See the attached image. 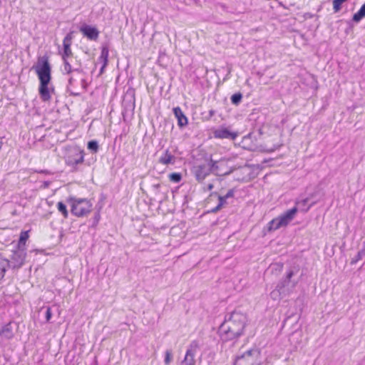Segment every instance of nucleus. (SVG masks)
Returning <instances> with one entry per match:
<instances>
[{
    "instance_id": "obj_14",
    "label": "nucleus",
    "mask_w": 365,
    "mask_h": 365,
    "mask_svg": "<svg viewBox=\"0 0 365 365\" xmlns=\"http://www.w3.org/2000/svg\"><path fill=\"white\" fill-rule=\"evenodd\" d=\"M80 31L91 40H96L98 37V31L96 28L85 25L80 29Z\"/></svg>"
},
{
    "instance_id": "obj_24",
    "label": "nucleus",
    "mask_w": 365,
    "mask_h": 365,
    "mask_svg": "<svg viewBox=\"0 0 365 365\" xmlns=\"http://www.w3.org/2000/svg\"><path fill=\"white\" fill-rule=\"evenodd\" d=\"M58 210L61 214L63 215L65 218L68 217V212L66 208V205L63 204L62 202H59L57 204Z\"/></svg>"
},
{
    "instance_id": "obj_12",
    "label": "nucleus",
    "mask_w": 365,
    "mask_h": 365,
    "mask_svg": "<svg viewBox=\"0 0 365 365\" xmlns=\"http://www.w3.org/2000/svg\"><path fill=\"white\" fill-rule=\"evenodd\" d=\"M73 34L72 32L68 33L64 38L63 42V52L62 54L63 58H68L73 55L71 46L72 43Z\"/></svg>"
},
{
    "instance_id": "obj_34",
    "label": "nucleus",
    "mask_w": 365,
    "mask_h": 365,
    "mask_svg": "<svg viewBox=\"0 0 365 365\" xmlns=\"http://www.w3.org/2000/svg\"><path fill=\"white\" fill-rule=\"evenodd\" d=\"M212 188H213V185H212V184L209 183V184L207 185V190H211Z\"/></svg>"
},
{
    "instance_id": "obj_15",
    "label": "nucleus",
    "mask_w": 365,
    "mask_h": 365,
    "mask_svg": "<svg viewBox=\"0 0 365 365\" xmlns=\"http://www.w3.org/2000/svg\"><path fill=\"white\" fill-rule=\"evenodd\" d=\"M50 82H40L39 86V95L42 101H48L51 98L50 91L48 88V84Z\"/></svg>"
},
{
    "instance_id": "obj_7",
    "label": "nucleus",
    "mask_w": 365,
    "mask_h": 365,
    "mask_svg": "<svg viewBox=\"0 0 365 365\" xmlns=\"http://www.w3.org/2000/svg\"><path fill=\"white\" fill-rule=\"evenodd\" d=\"M83 160V151L78 147H70L67 149L65 161L68 165L74 167L82 163Z\"/></svg>"
},
{
    "instance_id": "obj_21",
    "label": "nucleus",
    "mask_w": 365,
    "mask_h": 365,
    "mask_svg": "<svg viewBox=\"0 0 365 365\" xmlns=\"http://www.w3.org/2000/svg\"><path fill=\"white\" fill-rule=\"evenodd\" d=\"M365 17V3L361 6L358 12L353 16V21L358 23Z\"/></svg>"
},
{
    "instance_id": "obj_28",
    "label": "nucleus",
    "mask_w": 365,
    "mask_h": 365,
    "mask_svg": "<svg viewBox=\"0 0 365 365\" xmlns=\"http://www.w3.org/2000/svg\"><path fill=\"white\" fill-rule=\"evenodd\" d=\"M173 356L172 351L167 350L165 351V360H164L165 364L169 365L171 363V361H173Z\"/></svg>"
},
{
    "instance_id": "obj_30",
    "label": "nucleus",
    "mask_w": 365,
    "mask_h": 365,
    "mask_svg": "<svg viewBox=\"0 0 365 365\" xmlns=\"http://www.w3.org/2000/svg\"><path fill=\"white\" fill-rule=\"evenodd\" d=\"M365 256V250H361L358 252L354 259H352L351 264L356 263L358 260L361 259Z\"/></svg>"
},
{
    "instance_id": "obj_17",
    "label": "nucleus",
    "mask_w": 365,
    "mask_h": 365,
    "mask_svg": "<svg viewBox=\"0 0 365 365\" xmlns=\"http://www.w3.org/2000/svg\"><path fill=\"white\" fill-rule=\"evenodd\" d=\"M159 163L163 165L174 164L175 157L168 150H166L163 155L158 160Z\"/></svg>"
},
{
    "instance_id": "obj_33",
    "label": "nucleus",
    "mask_w": 365,
    "mask_h": 365,
    "mask_svg": "<svg viewBox=\"0 0 365 365\" xmlns=\"http://www.w3.org/2000/svg\"><path fill=\"white\" fill-rule=\"evenodd\" d=\"M51 309L48 307L46 309V321H49L51 318Z\"/></svg>"
},
{
    "instance_id": "obj_19",
    "label": "nucleus",
    "mask_w": 365,
    "mask_h": 365,
    "mask_svg": "<svg viewBox=\"0 0 365 365\" xmlns=\"http://www.w3.org/2000/svg\"><path fill=\"white\" fill-rule=\"evenodd\" d=\"M108 53H109V51H108V48L103 47L102 48L99 60L103 63V65L101 69V72H103V70L108 64Z\"/></svg>"
},
{
    "instance_id": "obj_27",
    "label": "nucleus",
    "mask_w": 365,
    "mask_h": 365,
    "mask_svg": "<svg viewBox=\"0 0 365 365\" xmlns=\"http://www.w3.org/2000/svg\"><path fill=\"white\" fill-rule=\"evenodd\" d=\"M169 179L170 181L174 182H179L182 179V175L178 173H173L170 174Z\"/></svg>"
},
{
    "instance_id": "obj_13",
    "label": "nucleus",
    "mask_w": 365,
    "mask_h": 365,
    "mask_svg": "<svg viewBox=\"0 0 365 365\" xmlns=\"http://www.w3.org/2000/svg\"><path fill=\"white\" fill-rule=\"evenodd\" d=\"M213 134L215 138L222 139L227 138L235 140L237 136V133L231 132L227 128L223 127L215 130Z\"/></svg>"
},
{
    "instance_id": "obj_9",
    "label": "nucleus",
    "mask_w": 365,
    "mask_h": 365,
    "mask_svg": "<svg viewBox=\"0 0 365 365\" xmlns=\"http://www.w3.org/2000/svg\"><path fill=\"white\" fill-rule=\"evenodd\" d=\"M193 173L198 182H202L203 180L212 172L210 164L204 163L193 167Z\"/></svg>"
},
{
    "instance_id": "obj_29",
    "label": "nucleus",
    "mask_w": 365,
    "mask_h": 365,
    "mask_svg": "<svg viewBox=\"0 0 365 365\" xmlns=\"http://www.w3.org/2000/svg\"><path fill=\"white\" fill-rule=\"evenodd\" d=\"M219 203L217 206L213 210L214 212L218 211L221 207H222L227 202V199L225 197V196H219L218 198Z\"/></svg>"
},
{
    "instance_id": "obj_16",
    "label": "nucleus",
    "mask_w": 365,
    "mask_h": 365,
    "mask_svg": "<svg viewBox=\"0 0 365 365\" xmlns=\"http://www.w3.org/2000/svg\"><path fill=\"white\" fill-rule=\"evenodd\" d=\"M173 113L175 116L178 119V125L180 127H183L187 124V118L184 115L180 107H176L173 108Z\"/></svg>"
},
{
    "instance_id": "obj_26",
    "label": "nucleus",
    "mask_w": 365,
    "mask_h": 365,
    "mask_svg": "<svg viewBox=\"0 0 365 365\" xmlns=\"http://www.w3.org/2000/svg\"><path fill=\"white\" fill-rule=\"evenodd\" d=\"M88 148L93 153H97L98 150V144L96 140H91L88 143Z\"/></svg>"
},
{
    "instance_id": "obj_1",
    "label": "nucleus",
    "mask_w": 365,
    "mask_h": 365,
    "mask_svg": "<svg viewBox=\"0 0 365 365\" xmlns=\"http://www.w3.org/2000/svg\"><path fill=\"white\" fill-rule=\"evenodd\" d=\"M247 322V317L239 311L232 312L219 328V332L224 340H230L242 334Z\"/></svg>"
},
{
    "instance_id": "obj_23",
    "label": "nucleus",
    "mask_w": 365,
    "mask_h": 365,
    "mask_svg": "<svg viewBox=\"0 0 365 365\" xmlns=\"http://www.w3.org/2000/svg\"><path fill=\"white\" fill-rule=\"evenodd\" d=\"M1 334L6 339H11L13 336L12 329L10 324H7L2 328Z\"/></svg>"
},
{
    "instance_id": "obj_6",
    "label": "nucleus",
    "mask_w": 365,
    "mask_h": 365,
    "mask_svg": "<svg viewBox=\"0 0 365 365\" xmlns=\"http://www.w3.org/2000/svg\"><path fill=\"white\" fill-rule=\"evenodd\" d=\"M38 75L40 82H50L51 79V66L48 59L46 56L38 58L36 65L34 67Z\"/></svg>"
},
{
    "instance_id": "obj_18",
    "label": "nucleus",
    "mask_w": 365,
    "mask_h": 365,
    "mask_svg": "<svg viewBox=\"0 0 365 365\" xmlns=\"http://www.w3.org/2000/svg\"><path fill=\"white\" fill-rule=\"evenodd\" d=\"M63 71L67 73H75L82 74L83 71L79 68H72L71 65L69 63L68 58H63Z\"/></svg>"
},
{
    "instance_id": "obj_11",
    "label": "nucleus",
    "mask_w": 365,
    "mask_h": 365,
    "mask_svg": "<svg viewBox=\"0 0 365 365\" xmlns=\"http://www.w3.org/2000/svg\"><path fill=\"white\" fill-rule=\"evenodd\" d=\"M197 348V342L195 341H192L186 351L184 359L180 365H195V356Z\"/></svg>"
},
{
    "instance_id": "obj_32",
    "label": "nucleus",
    "mask_w": 365,
    "mask_h": 365,
    "mask_svg": "<svg viewBox=\"0 0 365 365\" xmlns=\"http://www.w3.org/2000/svg\"><path fill=\"white\" fill-rule=\"evenodd\" d=\"M234 193H235V190L231 189V190H228V192L224 196L226 199H228V198L232 197L234 196Z\"/></svg>"
},
{
    "instance_id": "obj_10",
    "label": "nucleus",
    "mask_w": 365,
    "mask_h": 365,
    "mask_svg": "<svg viewBox=\"0 0 365 365\" xmlns=\"http://www.w3.org/2000/svg\"><path fill=\"white\" fill-rule=\"evenodd\" d=\"M227 160H221L213 162L210 165L212 171H214L217 175H227L232 172V169L227 165Z\"/></svg>"
},
{
    "instance_id": "obj_3",
    "label": "nucleus",
    "mask_w": 365,
    "mask_h": 365,
    "mask_svg": "<svg viewBox=\"0 0 365 365\" xmlns=\"http://www.w3.org/2000/svg\"><path fill=\"white\" fill-rule=\"evenodd\" d=\"M261 362L259 350L253 348L238 356L234 365H260Z\"/></svg>"
},
{
    "instance_id": "obj_4",
    "label": "nucleus",
    "mask_w": 365,
    "mask_h": 365,
    "mask_svg": "<svg viewBox=\"0 0 365 365\" xmlns=\"http://www.w3.org/2000/svg\"><path fill=\"white\" fill-rule=\"evenodd\" d=\"M71 212L77 217L88 214L92 210L91 202L85 198H71Z\"/></svg>"
},
{
    "instance_id": "obj_8",
    "label": "nucleus",
    "mask_w": 365,
    "mask_h": 365,
    "mask_svg": "<svg viewBox=\"0 0 365 365\" xmlns=\"http://www.w3.org/2000/svg\"><path fill=\"white\" fill-rule=\"evenodd\" d=\"M26 257V248H18L11 255L10 266L13 269L20 268L24 263Z\"/></svg>"
},
{
    "instance_id": "obj_25",
    "label": "nucleus",
    "mask_w": 365,
    "mask_h": 365,
    "mask_svg": "<svg viewBox=\"0 0 365 365\" xmlns=\"http://www.w3.org/2000/svg\"><path fill=\"white\" fill-rule=\"evenodd\" d=\"M242 98V95L240 93H235L231 96V101L234 105H238Z\"/></svg>"
},
{
    "instance_id": "obj_20",
    "label": "nucleus",
    "mask_w": 365,
    "mask_h": 365,
    "mask_svg": "<svg viewBox=\"0 0 365 365\" xmlns=\"http://www.w3.org/2000/svg\"><path fill=\"white\" fill-rule=\"evenodd\" d=\"M9 267L10 262L9 260L5 259L0 260V279L4 277L5 272Z\"/></svg>"
},
{
    "instance_id": "obj_2",
    "label": "nucleus",
    "mask_w": 365,
    "mask_h": 365,
    "mask_svg": "<svg viewBox=\"0 0 365 365\" xmlns=\"http://www.w3.org/2000/svg\"><path fill=\"white\" fill-rule=\"evenodd\" d=\"M309 198H305L296 202V206L292 209L286 211L278 217L271 220L269 223L268 230L269 231H274L281 227H286L291 221L295 217L298 210L302 212H307L310 207L314 203L312 202L310 205L307 207Z\"/></svg>"
},
{
    "instance_id": "obj_31",
    "label": "nucleus",
    "mask_w": 365,
    "mask_h": 365,
    "mask_svg": "<svg viewBox=\"0 0 365 365\" xmlns=\"http://www.w3.org/2000/svg\"><path fill=\"white\" fill-rule=\"evenodd\" d=\"M71 73V76H70L69 79H68V83L70 86H72L74 83V81H76V78L77 77H79V76H81V74H78V73Z\"/></svg>"
},
{
    "instance_id": "obj_22",
    "label": "nucleus",
    "mask_w": 365,
    "mask_h": 365,
    "mask_svg": "<svg viewBox=\"0 0 365 365\" xmlns=\"http://www.w3.org/2000/svg\"><path fill=\"white\" fill-rule=\"evenodd\" d=\"M29 238L27 232H22L20 235L19 240L17 245L18 248H25L26 242Z\"/></svg>"
},
{
    "instance_id": "obj_5",
    "label": "nucleus",
    "mask_w": 365,
    "mask_h": 365,
    "mask_svg": "<svg viewBox=\"0 0 365 365\" xmlns=\"http://www.w3.org/2000/svg\"><path fill=\"white\" fill-rule=\"evenodd\" d=\"M294 272L290 271L284 281L279 284L275 289L270 293V297L274 300H278L282 297L288 295L294 287V284L290 285V279L292 277Z\"/></svg>"
}]
</instances>
